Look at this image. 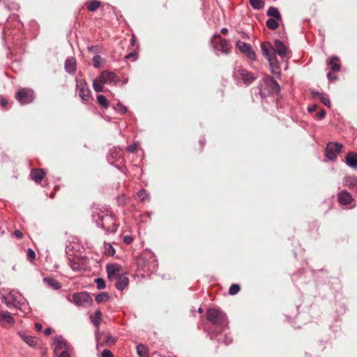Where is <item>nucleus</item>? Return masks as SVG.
<instances>
[{
    "label": "nucleus",
    "mask_w": 357,
    "mask_h": 357,
    "mask_svg": "<svg viewBox=\"0 0 357 357\" xmlns=\"http://www.w3.org/2000/svg\"><path fill=\"white\" fill-rule=\"evenodd\" d=\"M43 282L50 288L54 290L59 289L61 286L60 283L55 279L50 277H45L43 278Z\"/></svg>",
    "instance_id": "obj_23"
},
{
    "label": "nucleus",
    "mask_w": 357,
    "mask_h": 357,
    "mask_svg": "<svg viewBox=\"0 0 357 357\" xmlns=\"http://www.w3.org/2000/svg\"><path fill=\"white\" fill-rule=\"evenodd\" d=\"M113 282H115L114 285L117 289L123 291L128 287L129 279L126 273H123L122 275L114 279Z\"/></svg>",
    "instance_id": "obj_16"
},
{
    "label": "nucleus",
    "mask_w": 357,
    "mask_h": 357,
    "mask_svg": "<svg viewBox=\"0 0 357 357\" xmlns=\"http://www.w3.org/2000/svg\"><path fill=\"white\" fill-rule=\"evenodd\" d=\"M316 107H317L316 105H314L311 107H309L308 110H309V112H312V111L315 110Z\"/></svg>",
    "instance_id": "obj_59"
},
{
    "label": "nucleus",
    "mask_w": 357,
    "mask_h": 357,
    "mask_svg": "<svg viewBox=\"0 0 357 357\" xmlns=\"http://www.w3.org/2000/svg\"><path fill=\"white\" fill-rule=\"evenodd\" d=\"M65 70L70 74H73L76 70V61L74 57H69L65 61Z\"/></svg>",
    "instance_id": "obj_20"
},
{
    "label": "nucleus",
    "mask_w": 357,
    "mask_h": 357,
    "mask_svg": "<svg viewBox=\"0 0 357 357\" xmlns=\"http://www.w3.org/2000/svg\"><path fill=\"white\" fill-rule=\"evenodd\" d=\"M102 357H114V356L109 349H104L102 352Z\"/></svg>",
    "instance_id": "obj_45"
},
{
    "label": "nucleus",
    "mask_w": 357,
    "mask_h": 357,
    "mask_svg": "<svg viewBox=\"0 0 357 357\" xmlns=\"http://www.w3.org/2000/svg\"><path fill=\"white\" fill-rule=\"evenodd\" d=\"M207 320L215 327L216 333H222L228 326L226 314L220 310L209 308L206 312Z\"/></svg>",
    "instance_id": "obj_3"
},
{
    "label": "nucleus",
    "mask_w": 357,
    "mask_h": 357,
    "mask_svg": "<svg viewBox=\"0 0 357 357\" xmlns=\"http://www.w3.org/2000/svg\"><path fill=\"white\" fill-rule=\"evenodd\" d=\"M45 172L43 169H33L30 174V177L36 183H40L45 177Z\"/></svg>",
    "instance_id": "obj_18"
},
{
    "label": "nucleus",
    "mask_w": 357,
    "mask_h": 357,
    "mask_svg": "<svg viewBox=\"0 0 357 357\" xmlns=\"http://www.w3.org/2000/svg\"><path fill=\"white\" fill-rule=\"evenodd\" d=\"M103 82H100V77L98 76L93 81V88L96 92H102L103 91Z\"/></svg>",
    "instance_id": "obj_29"
},
{
    "label": "nucleus",
    "mask_w": 357,
    "mask_h": 357,
    "mask_svg": "<svg viewBox=\"0 0 357 357\" xmlns=\"http://www.w3.org/2000/svg\"><path fill=\"white\" fill-rule=\"evenodd\" d=\"M35 326H36V329H37L38 331H39L43 328V326H42V324H39V323H36V325H35Z\"/></svg>",
    "instance_id": "obj_56"
},
{
    "label": "nucleus",
    "mask_w": 357,
    "mask_h": 357,
    "mask_svg": "<svg viewBox=\"0 0 357 357\" xmlns=\"http://www.w3.org/2000/svg\"><path fill=\"white\" fill-rule=\"evenodd\" d=\"M123 241L126 244H130L132 241V237L130 236H124Z\"/></svg>",
    "instance_id": "obj_51"
},
{
    "label": "nucleus",
    "mask_w": 357,
    "mask_h": 357,
    "mask_svg": "<svg viewBox=\"0 0 357 357\" xmlns=\"http://www.w3.org/2000/svg\"><path fill=\"white\" fill-rule=\"evenodd\" d=\"M346 163L352 168H357V155L354 152H350L346 157Z\"/></svg>",
    "instance_id": "obj_24"
},
{
    "label": "nucleus",
    "mask_w": 357,
    "mask_h": 357,
    "mask_svg": "<svg viewBox=\"0 0 357 357\" xmlns=\"http://www.w3.org/2000/svg\"><path fill=\"white\" fill-rule=\"evenodd\" d=\"M215 37L220 39V42L218 44L213 45V51L215 55L220 56V54H229L231 52V45L229 40L222 38L220 35H216Z\"/></svg>",
    "instance_id": "obj_8"
},
{
    "label": "nucleus",
    "mask_w": 357,
    "mask_h": 357,
    "mask_svg": "<svg viewBox=\"0 0 357 357\" xmlns=\"http://www.w3.org/2000/svg\"><path fill=\"white\" fill-rule=\"evenodd\" d=\"M98 341L99 342H103L107 346H112L115 344L116 339L109 333H102L98 336Z\"/></svg>",
    "instance_id": "obj_17"
},
{
    "label": "nucleus",
    "mask_w": 357,
    "mask_h": 357,
    "mask_svg": "<svg viewBox=\"0 0 357 357\" xmlns=\"http://www.w3.org/2000/svg\"><path fill=\"white\" fill-rule=\"evenodd\" d=\"M16 99L22 104H29L34 99V93L29 89H21L15 95Z\"/></svg>",
    "instance_id": "obj_10"
},
{
    "label": "nucleus",
    "mask_w": 357,
    "mask_h": 357,
    "mask_svg": "<svg viewBox=\"0 0 357 357\" xmlns=\"http://www.w3.org/2000/svg\"><path fill=\"white\" fill-rule=\"evenodd\" d=\"M76 91L84 102H88L91 97V91L86 81L76 77Z\"/></svg>",
    "instance_id": "obj_6"
},
{
    "label": "nucleus",
    "mask_w": 357,
    "mask_h": 357,
    "mask_svg": "<svg viewBox=\"0 0 357 357\" xmlns=\"http://www.w3.org/2000/svg\"><path fill=\"white\" fill-rule=\"evenodd\" d=\"M102 319V312L100 310H96L93 316L91 317V321L93 325L98 328L100 320Z\"/></svg>",
    "instance_id": "obj_28"
},
{
    "label": "nucleus",
    "mask_w": 357,
    "mask_h": 357,
    "mask_svg": "<svg viewBox=\"0 0 357 357\" xmlns=\"http://www.w3.org/2000/svg\"><path fill=\"white\" fill-rule=\"evenodd\" d=\"M240 291V286L238 284H233L229 289V294L230 295H235Z\"/></svg>",
    "instance_id": "obj_40"
},
{
    "label": "nucleus",
    "mask_w": 357,
    "mask_h": 357,
    "mask_svg": "<svg viewBox=\"0 0 357 357\" xmlns=\"http://www.w3.org/2000/svg\"><path fill=\"white\" fill-rule=\"evenodd\" d=\"M27 258L31 261L33 262L36 259V253L34 250L31 248H29L27 250Z\"/></svg>",
    "instance_id": "obj_41"
},
{
    "label": "nucleus",
    "mask_w": 357,
    "mask_h": 357,
    "mask_svg": "<svg viewBox=\"0 0 357 357\" xmlns=\"http://www.w3.org/2000/svg\"><path fill=\"white\" fill-rule=\"evenodd\" d=\"M114 108L121 114H126L128 112L127 107L122 105L121 102H118L116 105L114 107Z\"/></svg>",
    "instance_id": "obj_38"
},
{
    "label": "nucleus",
    "mask_w": 357,
    "mask_h": 357,
    "mask_svg": "<svg viewBox=\"0 0 357 357\" xmlns=\"http://www.w3.org/2000/svg\"><path fill=\"white\" fill-rule=\"evenodd\" d=\"M250 4L255 10H260L264 8L265 3L263 0H249Z\"/></svg>",
    "instance_id": "obj_31"
},
{
    "label": "nucleus",
    "mask_w": 357,
    "mask_h": 357,
    "mask_svg": "<svg viewBox=\"0 0 357 357\" xmlns=\"http://www.w3.org/2000/svg\"><path fill=\"white\" fill-rule=\"evenodd\" d=\"M327 77L329 80H335L337 79V76L333 73H328Z\"/></svg>",
    "instance_id": "obj_50"
},
{
    "label": "nucleus",
    "mask_w": 357,
    "mask_h": 357,
    "mask_svg": "<svg viewBox=\"0 0 357 357\" xmlns=\"http://www.w3.org/2000/svg\"><path fill=\"white\" fill-rule=\"evenodd\" d=\"M138 147V144L136 143H134L130 146H128L127 150L130 153H134Z\"/></svg>",
    "instance_id": "obj_44"
},
{
    "label": "nucleus",
    "mask_w": 357,
    "mask_h": 357,
    "mask_svg": "<svg viewBox=\"0 0 357 357\" xmlns=\"http://www.w3.org/2000/svg\"><path fill=\"white\" fill-rule=\"evenodd\" d=\"M261 50L263 56L268 60L270 70L277 79L281 77V72L280 63L276 57L278 54L282 59H284L287 55V47L284 43L276 40L274 42V45H272L269 42L261 43Z\"/></svg>",
    "instance_id": "obj_1"
},
{
    "label": "nucleus",
    "mask_w": 357,
    "mask_h": 357,
    "mask_svg": "<svg viewBox=\"0 0 357 357\" xmlns=\"http://www.w3.org/2000/svg\"><path fill=\"white\" fill-rule=\"evenodd\" d=\"M342 144L337 142H329L326 146V156L331 160L335 161L337 159V155L340 153L342 149Z\"/></svg>",
    "instance_id": "obj_9"
},
{
    "label": "nucleus",
    "mask_w": 357,
    "mask_h": 357,
    "mask_svg": "<svg viewBox=\"0 0 357 357\" xmlns=\"http://www.w3.org/2000/svg\"><path fill=\"white\" fill-rule=\"evenodd\" d=\"M100 6V2L96 0L91 1L88 5V9L90 11L96 10Z\"/></svg>",
    "instance_id": "obj_37"
},
{
    "label": "nucleus",
    "mask_w": 357,
    "mask_h": 357,
    "mask_svg": "<svg viewBox=\"0 0 357 357\" xmlns=\"http://www.w3.org/2000/svg\"><path fill=\"white\" fill-rule=\"evenodd\" d=\"M108 279L113 282L114 279L123 273L122 267L117 264H109L106 266Z\"/></svg>",
    "instance_id": "obj_14"
},
{
    "label": "nucleus",
    "mask_w": 357,
    "mask_h": 357,
    "mask_svg": "<svg viewBox=\"0 0 357 357\" xmlns=\"http://www.w3.org/2000/svg\"><path fill=\"white\" fill-rule=\"evenodd\" d=\"M135 42V36H132V40H131V45H134Z\"/></svg>",
    "instance_id": "obj_61"
},
{
    "label": "nucleus",
    "mask_w": 357,
    "mask_h": 357,
    "mask_svg": "<svg viewBox=\"0 0 357 357\" xmlns=\"http://www.w3.org/2000/svg\"><path fill=\"white\" fill-rule=\"evenodd\" d=\"M221 33L224 35L227 34L228 33V29L227 28H222L221 29Z\"/></svg>",
    "instance_id": "obj_58"
},
{
    "label": "nucleus",
    "mask_w": 357,
    "mask_h": 357,
    "mask_svg": "<svg viewBox=\"0 0 357 357\" xmlns=\"http://www.w3.org/2000/svg\"><path fill=\"white\" fill-rule=\"evenodd\" d=\"M224 342L226 345H228L230 343L232 342V338L231 336H229V335H226L225 337V340H224Z\"/></svg>",
    "instance_id": "obj_48"
},
{
    "label": "nucleus",
    "mask_w": 357,
    "mask_h": 357,
    "mask_svg": "<svg viewBox=\"0 0 357 357\" xmlns=\"http://www.w3.org/2000/svg\"><path fill=\"white\" fill-rule=\"evenodd\" d=\"M108 162L116 167H119L123 164V158L122 153L120 152V149L114 147L111 149L107 154Z\"/></svg>",
    "instance_id": "obj_11"
},
{
    "label": "nucleus",
    "mask_w": 357,
    "mask_h": 357,
    "mask_svg": "<svg viewBox=\"0 0 357 357\" xmlns=\"http://www.w3.org/2000/svg\"><path fill=\"white\" fill-rule=\"evenodd\" d=\"M97 102L100 106L105 109H107L109 107V102L106 97L103 95L97 96Z\"/></svg>",
    "instance_id": "obj_32"
},
{
    "label": "nucleus",
    "mask_w": 357,
    "mask_h": 357,
    "mask_svg": "<svg viewBox=\"0 0 357 357\" xmlns=\"http://www.w3.org/2000/svg\"><path fill=\"white\" fill-rule=\"evenodd\" d=\"M338 201L340 204L343 205L349 204L352 201V197L346 190L341 191L337 195Z\"/></svg>",
    "instance_id": "obj_19"
},
{
    "label": "nucleus",
    "mask_w": 357,
    "mask_h": 357,
    "mask_svg": "<svg viewBox=\"0 0 357 357\" xmlns=\"http://www.w3.org/2000/svg\"><path fill=\"white\" fill-rule=\"evenodd\" d=\"M326 63L328 66H331V68L333 71L336 72L340 70V63L338 57L334 56L329 58L327 60Z\"/></svg>",
    "instance_id": "obj_22"
},
{
    "label": "nucleus",
    "mask_w": 357,
    "mask_h": 357,
    "mask_svg": "<svg viewBox=\"0 0 357 357\" xmlns=\"http://www.w3.org/2000/svg\"><path fill=\"white\" fill-rule=\"evenodd\" d=\"M105 253L108 256H113L115 254V249L110 243H105Z\"/></svg>",
    "instance_id": "obj_36"
},
{
    "label": "nucleus",
    "mask_w": 357,
    "mask_h": 357,
    "mask_svg": "<svg viewBox=\"0 0 357 357\" xmlns=\"http://www.w3.org/2000/svg\"><path fill=\"white\" fill-rule=\"evenodd\" d=\"M137 352L139 357H149L148 348L144 344H140L137 345Z\"/></svg>",
    "instance_id": "obj_27"
},
{
    "label": "nucleus",
    "mask_w": 357,
    "mask_h": 357,
    "mask_svg": "<svg viewBox=\"0 0 357 357\" xmlns=\"http://www.w3.org/2000/svg\"><path fill=\"white\" fill-rule=\"evenodd\" d=\"M267 15L272 17L271 18L277 19L278 20H280L282 19V16L278 9L273 6L269 8L267 11Z\"/></svg>",
    "instance_id": "obj_26"
},
{
    "label": "nucleus",
    "mask_w": 357,
    "mask_h": 357,
    "mask_svg": "<svg viewBox=\"0 0 357 357\" xmlns=\"http://www.w3.org/2000/svg\"><path fill=\"white\" fill-rule=\"evenodd\" d=\"M52 332V330L51 328H47L44 331V333L45 335H50Z\"/></svg>",
    "instance_id": "obj_55"
},
{
    "label": "nucleus",
    "mask_w": 357,
    "mask_h": 357,
    "mask_svg": "<svg viewBox=\"0 0 357 357\" xmlns=\"http://www.w3.org/2000/svg\"><path fill=\"white\" fill-rule=\"evenodd\" d=\"M54 352H56L59 350L68 351V352H71L73 350L72 347L61 336H56L54 337Z\"/></svg>",
    "instance_id": "obj_15"
},
{
    "label": "nucleus",
    "mask_w": 357,
    "mask_h": 357,
    "mask_svg": "<svg viewBox=\"0 0 357 357\" xmlns=\"http://www.w3.org/2000/svg\"><path fill=\"white\" fill-rule=\"evenodd\" d=\"M311 93L314 98H319V99L321 97V96L324 95V93H321L319 91H312L311 92Z\"/></svg>",
    "instance_id": "obj_46"
},
{
    "label": "nucleus",
    "mask_w": 357,
    "mask_h": 357,
    "mask_svg": "<svg viewBox=\"0 0 357 357\" xmlns=\"http://www.w3.org/2000/svg\"><path fill=\"white\" fill-rule=\"evenodd\" d=\"M0 104L2 107H6L8 104V102L5 98H1L0 100Z\"/></svg>",
    "instance_id": "obj_54"
},
{
    "label": "nucleus",
    "mask_w": 357,
    "mask_h": 357,
    "mask_svg": "<svg viewBox=\"0 0 357 357\" xmlns=\"http://www.w3.org/2000/svg\"><path fill=\"white\" fill-rule=\"evenodd\" d=\"M317 117L320 118V119H323L326 116V112L325 110L322 109L317 114Z\"/></svg>",
    "instance_id": "obj_53"
},
{
    "label": "nucleus",
    "mask_w": 357,
    "mask_h": 357,
    "mask_svg": "<svg viewBox=\"0 0 357 357\" xmlns=\"http://www.w3.org/2000/svg\"><path fill=\"white\" fill-rule=\"evenodd\" d=\"M71 302L75 305L84 308L89 307L93 304V298L88 292L82 291L77 292L73 295V300Z\"/></svg>",
    "instance_id": "obj_5"
},
{
    "label": "nucleus",
    "mask_w": 357,
    "mask_h": 357,
    "mask_svg": "<svg viewBox=\"0 0 357 357\" xmlns=\"http://www.w3.org/2000/svg\"><path fill=\"white\" fill-rule=\"evenodd\" d=\"M0 321H6L8 324L14 323V318L7 311L0 312Z\"/></svg>",
    "instance_id": "obj_25"
},
{
    "label": "nucleus",
    "mask_w": 357,
    "mask_h": 357,
    "mask_svg": "<svg viewBox=\"0 0 357 357\" xmlns=\"http://www.w3.org/2000/svg\"><path fill=\"white\" fill-rule=\"evenodd\" d=\"M70 354L68 351H62L59 357H70Z\"/></svg>",
    "instance_id": "obj_52"
},
{
    "label": "nucleus",
    "mask_w": 357,
    "mask_h": 357,
    "mask_svg": "<svg viewBox=\"0 0 357 357\" xmlns=\"http://www.w3.org/2000/svg\"><path fill=\"white\" fill-rule=\"evenodd\" d=\"M241 36H242V37L243 38H245V39H249L250 38L248 33H246L245 32H241Z\"/></svg>",
    "instance_id": "obj_57"
},
{
    "label": "nucleus",
    "mask_w": 357,
    "mask_h": 357,
    "mask_svg": "<svg viewBox=\"0 0 357 357\" xmlns=\"http://www.w3.org/2000/svg\"><path fill=\"white\" fill-rule=\"evenodd\" d=\"M109 295L107 292L98 294L95 298V300L98 303H106L109 301Z\"/></svg>",
    "instance_id": "obj_30"
},
{
    "label": "nucleus",
    "mask_w": 357,
    "mask_h": 357,
    "mask_svg": "<svg viewBox=\"0 0 357 357\" xmlns=\"http://www.w3.org/2000/svg\"><path fill=\"white\" fill-rule=\"evenodd\" d=\"M92 217L96 225L104 229L107 233H114L117 230L116 220L110 211L96 208L93 211Z\"/></svg>",
    "instance_id": "obj_2"
},
{
    "label": "nucleus",
    "mask_w": 357,
    "mask_h": 357,
    "mask_svg": "<svg viewBox=\"0 0 357 357\" xmlns=\"http://www.w3.org/2000/svg\"><path fill=\"white\" fill-rule=\"evenodd\" d=\"M198 312H199V313H202V312H203V310H202V308L199 307V310H198Z\"/></svg>",
    "instance_id": "obj_62"
},
{
    "label": "nucleus",
    "mask_w": 357,
    "mask_h": 357,
    "mask_svg": "<svg viewBox=\"0 0 357 357\" xmlns=\"http://www.w3.org/2000/svg\"><path fill=\"white\" fill-rule=\"evenodd\" d=\"M200 143H201L202 146L203 147L204 145V142L201 140Z\"/></svg>",
    "instance_id": "obj_64"
},
{
    "label": "nucleus",
    "mask_w": 357,
    "mask_h": 357,
    "mask_svg": "<svg viewBox=\"0 0 357 357\" xmlns=\"http://www.w3.org/2000/svg\"><path fill=\"white\" fill-rule=\"evenodd\" d=\"M319 100H321V102L323 104H324L328 107H331V102H330L328 96L326 94L324 93V95L321 96V97L319 98Z\"/></svg>",
    "instance_id": "obj_42"
},
{
    "label": "nucleus",
    "mask_w": 357,
    "mask_h": 357,
    "mask_svg": "<svg viewBox=\"0 0 357 357\" xmlns=\"http://www.w3.org/2000/svg\"><path fill=\"white\" fill-rule=\"evenodd\" d=\"M13 235L17 238L21 239L23 237V234L18 229L15 230Z\"/></svg>",
    "instance_id": "obj_47"
},
{
    "label": "nucleus",
    "mask_w": 357,
    "mask_h": 357,
    "mask_svg": "<svg viewBox=\"0 0 357 357\" xmlns=\"http://www.w3.org/2000/svg\"><path fill=\"white\" fill-rule=\"evenodd\" d=\"M136 54H136V52H130V53L128 54L126 56V58L127 59H132L133 60H135V59H136Z\"/></svg>",
    "instance_id": "obj_49"
},
{
    "label": "nucleus",
    "mask_w": 357,
    "mask_h": 357,
    "mask_svg": "<svg viewBox=\"0 0 357 357\" xmlns=\"http://www.w3.org/2000/svg\"><path fill=\"white\" fill-rule=\"evenodd\" d=\"M94 282L97 284L98 289H103L106 287L105 282L101 278H96Z\"/></svg>",
    "instance_id": "obj_39"
},
{
    "label": "nucleus",
    "mask_w": 357,
    "mask_h": 357,
    "mask_svg": "<svg viewBox=\"0 0 357 357\" xmlns=\"http://www.w3.org/2000/svg\"><path fill=\"white\" fill-rule=\"evenodd\" d=\"M266 24L267 27L271 30H275L279 26L278 20L274 18H269L266 21Z\"/></svg>",
    "instance_id": "obj_34"
},
{
    "label": "nucleus",
    "mask_w": 357,
    "mask_h": 357,
    "mask_svg": "<svg viewBox=\"0 0 357 357\" xmlns=\"http://www.w3.org/2000/svg\"><path fill=\"white\" fill-rule=\"evenodd\" d=\"M346 184L350 188H355L357 191V178L356 177H349L346 180Z\"/></svg>",
    "instance_id": "obj_35"
},
{
    "label": "nucleus",
    "mask_w": 357,
    "mask_h": 357,
    "mask_svg": "<svg viewBox=\"0 0 357 357\" xmlns=\"http://www.w3.org/2000/svg\"><path fill=\"white\" fill-rule=\"evenodd\" d=\"M233 75L236 79L241 78L245 84H250L256 79L253 74L240 66H235Z\"/></svg>",
    "instance_id": "obj_7"
},
{
    "label": "nucleus",
    "mask_w": 357,
    "mask_h": 357,
    "mask_svg": "<svg viewBox=\"0 0 357 357\" xmlns=\"http://www.w3.org/2000/svg\"><path fill=\"white\" fill-rule=\"evenodd\" d=\"M137 196L140 199V200L143 202H144L146 201H149L151 198L149 193L147 192V191L144 189L140 190L137 192Z\"/></svg>",
    "instance_id": "obj_33"
},
{
    "label": "nucleus",
    "mask_w": 357,
    "mask_h": 357,
    "mask_svg": "<svg viewBox=\"0 0 357 357\" xmlns=\"http://www.w3.org/2000/svg\"><path fill=\"white\" fill-rule=\"evenodd\" d=\"M93 66L96 68H99L101 62V57L99 55H96L93 58Z\"/></svg>",
    "instance_id": "obj_43"
},
{
    "label": "nucleus",
    "mask_w": 357,
    "mask_h": 357,
    "mask_svg": "<svg viewBox=\"0 0 357 357\" xmlns=\"http://www.w3.org/2000/svg\"><path fill=\"white\" fill-rule=\"evenodd\" d=\"M71 267H72V268H73V270H76V269H77V267H76V266H75V265H72V266H71Z\"/></svg>",
    "instance_id": "obj_63"
},
{
    "label": "nucleus",
    "mask_w": 357,
    "mask_h": 357,
    "mask_svg": "<svg viewBox=\"0 0 357 357\" xmlns=\"http://www.w3.org/2000/svg\"><path fill=\"white\" fill-rule=\"evenodd\" d=\"M264 83L266 86L268 87V93L265 92L262 89V86L259 84L256 89H252V91L255 95L259 94L261 99L266 98L268 93H279L280 91V87L279 84L274 79L273 77L267 75L263 78Z\"/></svg>",
    "instance_id": "obj_4"
},
{
    "label": "nucleus",
    "mask_w": 357,
    "mask_h": 357,
    "mask_svg": "<svg viewBox=\"0 0 357 357\" xmlns=\"http://www.w3.org/2000/svg\"><path fill=\"white\" fill-rule=\"evenodd\" d=\"M3 234V231L2 230V224L0 221V235H2Z\"/></svg>",
    "instance_id": "obj_60"
},
{
    "label": "nucleus",
    "mask_w": 357,
    "mask_h": 357,
    "mask_svg": "<svg viewBox=\"0 0 357 357\" xmlns=\"http://www.w3.org/2000/svg\"><path fill=\"white\" fill-rule=\"evenodd\" d=\"M99 76L100 82H103L105 84L116 85L120 82L119 77L114 73L109 70H103Z\"/></svg>",
    "instance_id": "obj_13"
},
{
    "label": "nucleus",
    "mask_w": 357,
    "mask_h": 357,
    "mask_svg": "<svg viewBox=\"0 0 357 357\" xmlns=\"http://www.w3.org/2000/svg\"><path fill=\"white\" fill-rule=\"evenodd\" d=\"M18 335L20 336V337L22 339L24 342H25L28 345L31 347L36 346L39 342L38 338L33 336L26 335L22 332H19Z\"/></svg>",
    "instance_id": "obj_21"
},
{
    "label": "nucleus",
    "mask_w": 357,
    "mask_h": 357,
    "mask_svg": "<svg viewBox=\"0 0 357 357\" xmlns=\"http://www.w3.org/2000/svg\"><path fill=\"white\" fill-rule=\"evenodd\" d=\"M236 47L238 48L243 54H244L248 59L251 61H254L256 59V54L252 46L246 43H244L241 40H238L236 43Z\"/></svg>",
    "instance_id": "obj_12"
}]
</instances>
